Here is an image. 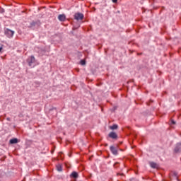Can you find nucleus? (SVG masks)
<instances>
[{
  "mask_svg": "<svg viewBox=\"0 0 181 181\" xmlns=\"http://www.w3.org/2000/svg\"><path fill=\"white\" fill-rule=\"evenodd\" d=\"M118 128V125L117 124H113L112 126L110 127V129H117Z\"/></svg>",
  "mask_w": 181,
  "mask_h": 181,
  "instance_id": "obj_12",
  "label": "nucleus"
},
{
  "mask_svg": "<svg viewBox=\"0 0 181 181\" xmlns=\"http://www.w3.org/2000/svg\"><path fill=\"white\" fill-rule=\"evenodd\" d=\"M174 151L175 153H179V152H181V144H177V146H175Z\"/></svg>",
  "mask_w": 181,
  "mask_h": 181,
  "instance_id": "obj_6",
  "label": "nucleus"
},
{
  "mask_svg": "<svg viewBox=\"0 0 181 181\" xmlns=\"http://www.w3.org/2000/svg\"><path fill=\"white\" fill-rule=\"evenodd\" d=\"M4 35H6L8 39H11V37H13V35H15V31L7 28L4 30Z\"/></svg>",
  "mask_w": 181,
  "mask_h": 181,
  "instance_id": "obj_1",
  "label": "nucleus"
},
{
  "mask_svg": "<svg viewBox=\"0 0 181 181\" xmlns=\"http://www.w3.org/2000/svg\"><path fill=\"white\" fill-rule=\"evenodd\" d=\"M56 168L58 172H62V170H63V167L62 166V164L57 165Z\"/></svg>",
  "mask_w": 181,
  "mask_h": 181,
  "instance_id": "obj_8",
  "label": "nucleus"
},
{
  "mask_svg": "<svg viewBox=\"0 0 181 181\" xmlns=\"http://www.w3.org/2000/svg\"><path fill=\"white\" fill-rule=\"evenodd\" d=\"M27 63H28V66L30 67H32L34 63H36V59L35 58L34 56H30L28 59H27Z\"/></svg>",
  "mask_w": 181,
  "mask_h": 181,
  "instance_id": "obj_3",
  "label": "nucleus"
},
{
  "mask_svg": "<svg viewBox=\"0 0 181 181\" xmlns=\"http://www.w3.org/2000/svg\"><path fill=\"white\" fill-rule=\"evenodd\" d=\"M81 66H85V64H86V60H85V59L81 60Z\"/></svg>",
  "mask_w": 181,
  "mask_h": 181,
  "instance_id": "obj_13",
  "label": "nucleus"
},
{
  "mask_svg": "<svg viewBox=\"0 0 181 181\" xmlns=\"http://www.w3.org/2000/svg\"><path fill=\"white\" fill-rule=\"evenodd\" d=\"M110 151L112 152V153L113 155H115V156L118 155V149L117 148H115L113 146H111L110 147Z\"/></svg>",
  "mask_w": 181,
  "mask_h": 181,
  "instance_id": "obj_4",
  "label": "nucleus"
},
{
  "mask_svg": "<svg viewBox=\"0 0 181 181\" xmlns=\"http://www.w3.org/2000/svg\"><path fill=\"white\" fill-rule=\"evenodd\" d=\"M58 19H59V21H60V22H64V21H66V15H64V14L59 15Z\"/></svg>",
  "mask_w": 181,
  "mask_h": 181,
  "instance_id": "obj_7",
  "label": "nucleus"
},
{
  "mask_svg": "<svg viewBox=\"0 0 181 181\" xmlns=\"http://www.w3.org/2000/svg\"><path fill=\"white\" fill-rule=\"evenodd\" d=\"M4 49V47H2V46L0 47V53L2 52V49Z\"/></svg>",
  "mask_w": 181,
  "mask_h": 181,
  "instance_id": "obj_16",
  "label": "nucleus"
},
{
  "mask_svg": "<svg viewBox=\"0 0 181 181\" xmlns=\"http://www.w3.org/2000/svg\"><path fill=\"white\" fill-rule=\"evenodd\" d=\"M74 18L76 21H83L84 19V14L81 13H76Z\"/></svg>",
  "mask_w": 181,
  "mask_h": 181,
  "instance_id": "obj_2",
  "label": "nucleus"
},
{
  "mask_svg": "<svg viewBox=\"0 0 181 181\" xmlns=\"http://www.w3.org/2000/svg\"><path fill=\"white\" fill-rule=\"evenodd\" d=\"M71 176L72 177H74V179H77V177H78V174L77 173V172H72V173L71 174Z\"/></svg>",
  "mask_w": 181,
  "mask_h": 181,
  "instance_id": "obj_9",
  "label": "nucleus"
},
{
  "mask_svg": "<svg viewBox=\"0 0 181 181\" xmlns=\"http://www.w3.org/2000/svg\"><path fill=\"white\" fill-rule=\"evenodd\" d=\"M172 124H175L176 122L174 120H172Z\"/></svg>",
  "mask_w": 181,
  "mask_h": 181,
  "instance_id": "obj_17",
  "label": "nucleus"
},
{
  "mask_svg": "<svg viewBox=\"0 0 181 181\" xmlns=\"http://www.w3.org/2000/svg\"><path fill=\"white\" fill-rule=\"evenodd\" d=\"M177 180H178V181H179V178H178V177H177Z\"/></svg>",
  "mask_w": 181,
  "mask_h": 181,
  "instance_id": "obj_19",
  "label": "nucleus"
},
{
  "mask_svg": "<svg viewBox=\"0 0 181 181\" xmlns=\"http://www.w3.org/2000/svg\"><path fill=\"white\" fill-rule=\"evenodd\" d=\"M174 175L177 176V173H174Z\"/></svg>",
  "mask_w": 181,
  "mask_h": 181,
  "instance_id": "obj_18",
  "label": "nucleus"
},
{
  "mask_svg": "<svg viewBox=\"0 0 181 181\" xmlns=\"http://www.w3.org/2000/svg\"><path fill=\"white\" fill-rule=\"evenodd\" d=\"M118 166H119V163H115L114 165V168H118Z\"/></svg>",
  "mask_w": 181,
  "mask_h": 181,
  "instance_id": "obj_14",
  "label": "nucleus"
},
{
  "mask_svg": "<svg viewBox=\"0 0 181 181\" xmlns=\"http://www.w3.org/2000/svg\"><path fill=\"white\" fill-rule=\"evenodd\" d=\"M150 165L151 168H153V169H156V168H157L158 166L156 163H153V162L150 163Z\"/></svg>",
  "mask_w": 181,
  "mask_h": 181,
  "instance_id": "obj_11",
  "label": "nucleus"
},
{
  "mask_svg": "<svg viewBox=\"0 0 181 181\" xmlns=\"http://www.w3.org/2000/svg\"><path fill=\"white\" fill-rule=\"evenodd\" d=\"M113 4H117V2H118V0H112Z\"/></svg>",
  "mask_w": 181,
  "mask_h": 181,
  "instance_id": "obj_15",
  "label": "nucleus"
},
{
  "mask_svg": "<svg viewBox=\"0 0 181 181\" xmlns=\"http://www.w3.org/2000/svg\"><path fill=\"white\" fill-rule=\"evenodd\" d=\"M109 138H112V139H117L118 138V135H117V133L115 132H110L108 134Z\"/></svg>",
  "mask_w": 181,
  "mask_h": 181,
  "instance_id": "obj_5",
  "label": "nucleus"
},
{
  "mask_svg": "<svg viewBox=\"0 0 181 181\" xmlns=\"http://www.w3.org/2000/svg\"><path fill=\"white\" fill-rule=\"evenodd\" d=\"M18 142H19V141L16 138L10 140V144H18Z\"/></svg>",
  "mask_w": 181,
  "mask_h": 181,
  "instance_id": "obj_10",
  "label": "nucleus"
}]
</instances>
